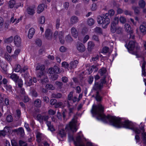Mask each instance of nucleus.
Segmentation results:
<instances>
[{"mask_svg":"<svg viewBox=\"0 0 146 146\" xmlns=\"http://www.w3.org/2000/svg\"><path fill=\"white\" fill-rule=\"evenodd\" d=\"M104 108L101 104L97 105H93L91 110V113L97 116L96 118L101 120L104 123H108L110 125L117 128L123 127L133 130L136 134H138L141 133L143 141L144 144H146V134L144 129L142 128L141 130L136 127V125L131 122L128 120L123 121L119 117L114 116L105 115L103 113Z\"/></svg>","mask_w":146,"mask_h":146,"instance_id":"1","label":"nucleus"},{"mask_svg":"<svg viewBox=\"0 0 146 146\" xmlns=\"http://www.w3.org/2000/svg\"><path fill=\"white\" fill-rule=\"evenodd\" d=\"M127 48L130 53L135 55L136 57L142 56V53L140 50V47L137 46V43L134 41H130L127 46Z\"/></svg>","mask_w":146,"mask_h":146,"instance_id":"2","label":"nucleus"},{"mask_svg":"<svg viewBox=\"0 0 146 146\" xmlns=\"http://www.w3.org/2000/svg\"><path fill=\"white\" fill-rule=\"evenodd\" d=\"M108 16V13H106L98 17L97 21L98 23L101 25L104 28H106L110 22V19Z\"/></svg>","mask_w":146,"mask_h":146,"instance_id":"3","label":"nucleus"},{"mask_svg":"<svg viewBox=\"0 0 146 146\" xmlns=\"http://www.w3.org/2000/svg\"><path fill=\"white\" fill-rule=\"evenodd\" d=\"M77 123V118H74L69 123L66 125V129L68 130H70L73 132H76L77 130L76 127Z\"/></svg>","mask_w":146,"mask_h":146,"instance_id":"4","label":"nucleus"},{"mask_svg":"<svg viewBox=\"0 0 146 146\" xmlns=\"http://www.w3.org/2000/svg\"><path fill=\"white\" fill-rule=\"evenodd\" d=\"M72 140L74 141V143L75 146H94L93 144L91 142H88L86 143V145L81 141V136L78 135L76 139V141L74 140L73 137L72 138Z\"/></svg>","mask_w":146,"mask_h":146,"instance_id":"5","label":"nucleus"},{"mask_svg":"<svg viewBox=\"0 0 146 146\" xmlns=\"http://www.w3.org/2000/svg\"><path fill=\"white\" fill-rule=\"evenodd\" d=\"M64 33L62 31H55L54 34V38L55 39L58 38L60 42L62 44L64 42Z\"/></svg>","mask_w":146,"mask_h":146,"instance_id":"6","label":"nucleus"},{"mask_svg":"<svg viewBox=\"0 0 146 146\" xmlns=\"http://www.w3.org/2000/svg\"><path fill=\"white\" fill-rule=\"evenodd\" d=\"M13 39L15 45L17 47L20 46L21 44V40L20 37L18 35H16Z\"/></svg>","mask_w":146,"mask_h":146,"instance_id":"7","label":"nucleus"},{"mask_svg":"<svg viewBox=\"0 0 146 146\" xmlns=\"http://www.w3.org/2000/svg\"><path fill=\"white\" fill-rule=\"evenodd\" d=\"M52 31L49 29H46L45 32V36L47 40H50L52 38Z\"/></svg>","mask_w":146,"mask_h":146,"instance_id":"8","label":"nucleus"},{"mask_svg":"<svg viewBox=\"0 0 146 146\" xmlns=\"http://www.w3.org/2000/svg\"><path fill=\"white\" fill-rule=\"evenodd\" d=\"M119 19L117 17L115 18L114 19V21L112 22L111 25V30L112 33H114L115 32V30L114 29H115V26L118 23Z\"/></svg>","mask_w":146,"mask_h":146,"instance_id":"9","label":"nucleus"},{"mask_svg":"<svg viewBox=\"0 0 146 146\" xmlns=\"http://www.w3.org/2000/svg\"><path fill=\"white\" fill-rule=\"evenodd\" d=\"M77 49L80 52H84L86 49L85 46L82 43H78L76 45Z\"/></svg>","mask_w":146,"mask_h":146,"instance_id":"10","label":"nucleus"},{"mask_svg":"<svg viewBox=\"0 0 146 146\" xmlns=\"http://www.w3.org/2000/svg\"><path fill=\"white\" fill-rule=\"evenodd\" d=\"M20 49H16L14 52V54L11 56L10 58L8 60L10 61H11V58H11L14 59H16L17 57L18 54L20 53Z\"/></svg>","mask_w":146,"mask_h":146,"instance_id":"11","label":"nucleus"},{"mask_svg":"<svg viewBox=\"0 0 146 146\" xmlns=\"http://www.w3.org/2000/svg\"><path fill=\"white\" fill-rule=\"evenodd\" d=\"M71 31L72 36L75 38H76L78 36V33L76 29L74 27H72Z\"/></svg>","mask_w":146,"mask_h":146,"instance_id":"12","label":"nucleus"},{"mask_svg":"<svg viewBox=\"0 0 146 146\" xmlns=\"http://www.w3.org/2000/svg\"><path fill=\"white\" fill-rule=\"evenodd\" d=\"M143 24L140 25V30L141 33L145 34L146 33V22H143Z\"/></svg>","mask_w":146,"mask_h":146,"instance_id":"13","label":"nucleus"},{"mask_svg":"<svg viewBox=\"0 0 146 146\" xmlns=\"http://www.w3.org/2000/svg\"><path fill=\"white\" fill-rule=\"evenodd\" d=\"M35 33V29L33 28H31L29 31L28 36L29 38H32Z\"/></svg>","mask_w":146,"mask_h":146,"instance_id":"14","label":"nucleus"},{"mask_svg":"<svg viewBox=\"0 0 146 146\" xmlns=\"http://www.w3.org/2000/svg\"><path fill=\"white\" fill-rule=\"evenodd\" d=\"M79 21L78 17L75 16H72L70 19V23L71 24L74 25L76 23Z\"/></svg>","mask_w":146,"mask_h":146,"instance_id":"15","label":"nucleus"},{"mask_svg":"<svg viewBox=\"0 0 146 146\" xmlns=\"http://www.w3.org/2000/svg\"><path fill=\"white\" fill-rule=\"evenodd\" d=\"M10 78L14 81L15 83H17L18 80L19 78V76L15 74H11L10 76Z\"/></svg>","mask_w":146,"mask_h":146,"instance_id":"16","label":"nucleus"},{"mask_svg":"<svg viewBox=\"0 0 146 146\" xmlns=\"http://www.w3.org/2000/svg\"><path fill=\"white\" fill-rule=\"evenodd\" d=\"M78 63V61L77 60H75L70 62V70L76 68Z\"/></svg>","mask_w":146,"mask_h":146,"instance_id":"17","label":"nucleus"},{"mask_svg":"<svg viewBox=\"0 0 146 146\" xmlns=\"http://www.w3.org/2000/svg\"><path fill=\"white\" fill-rule=\"evenodd\" d=\"M106 72V69L105 68L103 67L99 70L98 72L101 76H103L104 77H106L105 74Z\"/></svg>","mask_w":146,"mask_h":146,"instance_id":"18","label":"nucleus"},{"mask_svg":"<svg viewBox=\"0 0 146 146\" xmlns=\"http://www.w3.org/2000/svg\"><path fill=\"white\" fill-rule=\"evenodd\" d=\"M44 4H40L39 5L37 8V13H40L42 12L44 10Z\"/></svg>","mask_w":146,"mask_h":146,"instance_id":"19","label":"nucleus"},{"mask_svg":"<svg viewBox=\"0 0 146 146\" xmlns=\"http://www.w3.org/2000/svg\"><path fill=\"white\" fill-rule=\"evenodd\" d=\"M102 87V84H100L98 83H95L93 89L94 90H100Z\"/></svg>","mask_w":146,"mask_h":146,"instance_id":"20","label":"nucleus"},{"mask_svg":"<svg viewBox=\"0 0 146 146\" xmlns=\"http://www.w3.org/2000/svg\"><path fill=\"white\" fill-rule=\"evenodd\" d=\"M27 12L28 14L33 15L35 13V11L34 8L29 7L27 9Z\"/></svg>","mask_w":146,"mask_h":146,"instance_id":"21","label":"nucleus"},{"mask_svg":"<svg viewBox=\"0 0 146 146\" xmlns=\"http://www.w3.org/2000/svg\"><path fill=\"white\" fill-rule=\"evenodd\" d=\"M44 76L40 80L41 83L42 84H46L48 81V78L47 77V76L46 75H44Z\"/></svg>","mask_w":146,"mask_h":146,"instance_id":"22","label":"nucleus"},{"mask_svg":"<svg viewBox=\"0 0 146 146\" xmlns=\"http://www.w3.org/2000/svg\"><path fill=\"white\" fill-rule=\"evenodd\" d=\"M68 114L70 116H71L72 114L73 113L74 111L75 110V108L73 107H70V105L68 104Z\"/></svg>","mask_w":146,"mask_h":146,"instance_id":"23","label":"nucleus"},{"mask_svg":"<svg viewBox=\"0 0 146 146\" xmlns=\"http://www.w3.org/2000/svg\"><path fill=\"white\" fill-rule=\"evenodd\" d=\"M9 7L10 8H12L13 7H15L16 2L14 0H11L9 2Z\"/></svg>","mask_w":146,"mask_h":146,"instance_id":"24","label":"nucleus"},{"mask_svg":"<svg viewBox=\"0 0 146 146\" xmlns=\"http://www.w3.org/2000/svg\"><path fill=\"white\" fill-rule=\"evenodd\" d=\"M62 66L65 68H66L68 70H70V64L65 62H64L62 63Z\"/></svg>","mask_w":146,"mask_h":146,"instance_id":"25","label":"nucleus"},{"mask_svg":"<svg viewBox=\"0 0 146 146\" xmlns=\"http://www.w3.org/2000/svg\"><path fill=\"white\" fill-rule=\"evenodd\" d=\"M13 37L12 36H11L9 38L4 39L3 41L4 43H9L13 41Z\"/></svg>","mask_w":146,"mask_h":146,"instance_id":"26","label":"nucleus"},{"mask_svg":"<svg viewBox=\"0 0 146 146\" xmlns=\"http://www.w3.org/2000/svg\"><path fill=\"white\" fill-rule=\"evenodd\" d=\"M34 105L37 107H40L41 106V101L40 100L37 99L34 102Z\"/></svg>","mask_w":146,"mask_h":146,"instance_id":"27","label":"nucleus"},{"mask_svg":"<svg viewBox=\"0 0 146 146\" xmlns=\"http://www.w3.org/2000/svg\"><path fill=\"white\" fill-rule=\"evenodd\" d=\"M45 69V66L44 65L42 64H38L36 68V70H40L42 71Z\"/></svg>","mask_w":146,"mask_h":146,"instance_id":"28","label":"nucleus"},{"mask_svg":"<svg viewBox=\"0 0 146 146\" xmlns=\"http://www.w3.org/2000/svg\"><path fill=\"white\" fill-rule=\"evenodd\" d=\"M45 21V19L44 17L42 16L40 17L38 19V22L41 24H43Z\"/></svg>","mask_w":146,"mask_h":146,"instance_id":"29","label":"nucleus"},{"mask_svg":"<svg viewBox=\"0 0 146 146\" xmlns=\"http://www.w3.org/2000/svg\"><path fill=\"white\" fill-rule=\"evenodd\" d=\"M145 61H144L142 63V66H141L142 69V74L145 76L146 75V73L145 72Z\"/></svg>","mask_w":146,"mask_h":146,"instance_id":"30","label":"nucleus"},{"mask_svg":"<svg viewBox=\"0 0 146 146\" xmlns=\"http://www.w3.org/2000/svg\"><path fill=\"white\" fill-rule=\"evenodd\" d=\"M138 4L139 7L141 8H144L145 5V3L143 0H140Z\"/></svg>","mask_w":146,"mask_h":146,"instance_id":"31","label":"nucleus"},{"mask_svg":"<svg viewBox=\"0 0 146 146\" xmlns=\"http://www.w3.org/2000/svg\"><path fill=\"white\" fill-rule=\"evenodd\" d=\"M125 29L127 32H130L131 29L130 25L126 23L125 25Z\"/></svg>","mask_w":146,"mask_h":146,"instance_id":"32","label":"nucleus"},{"mask_svg":"<svg viewBox=\"0 0 146 146\" xmlns=\"http://www.w3.org/2000/svg\"><path fill=\"white\" fill-rule=\"evenodd\" d=\"M94 31L95 33L99 34H102V30L101 28L99 27H96L94 28Z\"/></svg>","mask_w":146,"mask_h":146,"instance_id":"33","label":"nucleus"},{"mask_svg":"<svg viewBox=\"0 0 146 146\" xmlns=\"http://www.w3.org/2000/svg\"><path fill=\"white\" fill-rule=\"evenodd\" d=\"M58 135L61 137H64L66 135V133L65 131L63 129L60 130L58 133Z\"/></svg>","mask_w":146,"mask_h":146,"instance_id":"34","label":"nucleus"},{"mask_svg":"<svg viewBox=\"0 0 146 146\" xmlns=\"http://www.w3.org/2000/svg\"><path fill=\"white\" fill-rule=\"evenodd\" d=\"M4 87L5 88L6 90L9 92H12V87L9 84H7L4 86Z\"/></svg>","mask_w":146,"mask_h":146,"instance_id":"35","label":"nucleus"},{"mask_svg":"<svg viewBox=\"0 0 146 146\" xmlns=\"http://www.w3.org/2000/svg\"><path fill=\"white\" fill-rule=\"evenodd\" d=\"M94 23V21L93 19H89L87 20L88 24L90 26H91Z\"/></svg>","mask_w":146,"mask_h":146,"instance_id":"36","label":"nucleus"},{"mask_svg":"<svg viewBox=\"0 0 146 146\" xmlns=\"http://www.w3.org/2000/svg\"><path fill=\"white\" fill-rule=\"evenodd\" d=\"M52 96L53 98H61L62 95L61 94L58 93L57 94L53 93L52 94Z\"/></svg>","mask_w":146,"mask_h":146,"instance_id":"37","label":"nucleus"},{"mask_svg":"<svg viewBox=\"0 0 146 146\" xmlns=\"http://www.w3.org/2000/svg\"><path fill=\"white\" fill-rule=\"evenodd\" d=\"M54 70V73L59 74L61 72V70L60 68L57 66H54L53 67Z\"/></svg>","mask_w":146,"mask_h":146,"instance_id":"38","label":"nucleus"},{"mask_svg":"<svg viewBox=\"0 0 146 146\" xmlns=\"http://www.w3.org/2000/svg\"><path fill=\"white\" fill-rule=\"evenodd\" d=\"M92 38L93 40L96 41L98 43L100 42V40L98 35H94L92 36Z\"/></svg>","mask_w":146,"mask_h":146,"instance_id":"39","label":"nucleus"},{"mask_svg":"<svg viewBox=\"0 0 146 146\" xmlns=\"http://www.w3.org/2000/svg\"><path fill=\"white\" fill-rule=\"evenodd\" d=\"M21 137L24 136L25 134L24 130L22 127H20L19 128V130L18 133Z\"/></svg>","mask_w":146,"mask_h":146,"instance_id":"40","label":"nucleus"},{"mask_svg":"<svg viewBox=\"0 0 146 146\" xmlns=\"http://www.w3.org/2000/svg\"><path fill=\"white\" fill-rule=\"evenodd\" d=\"M95 98L96 100L98 102H100L102 100V98L99 95L98 91L96 92V94Z\"/></svg>","mask_w":146,"mask_h":146,"instance_id":"41","label":"nucleus"},{"mask_svg":"<svg viewBox=\"0 0 146 146\" xmlns=\"http://www.w3.org/2000/svg\"><path fill=\"white\" fill-rule=\"evenodd\" d=\"M46 88L48 90H54L55 87L52 85L50 84H48L46 85Z\"/></svg>","mask_w":146,"mask_h":146,"instance_id":"42","label":"nucleus"},{"mask_svg":"<svg viewBox=\"0 0 146 146\" xmlns=\"http://www.w3.org/2000/svg\"><path fill=\"white\" fill-rule=\"evenodd\" d=\"M43 115L39 114L37 115V119L40 122L42 123L43 122Z\"/></svg>","mask_w":146,"mask_h":146,"instance_id":"43","label":"nucleus"},{"mask_svg":"<svg viewBox=\"0 0 146 146\" xmlns=\"http://www.w3.org/2000/svg\"><path fill=\"white\" fill-rule=\"evenodd\" d=\"M132 8L134 10L135 13L137 14L139 13L140 9L138 7H133Z\"/></svg>","mask_w":146,"mask_h":146,"instance_id":"44","label":"nucleus"},{"mask_svg":"<svg viewBox=\"0 0 146 146\" xmlns=\"http://www.w3.org/2000/svg\"><path fill=\"white\" fill-rule=\"evenodd\" d=\"M122 32V28L120 27H118L115 28V32L116 33L120 34Z\"/></svg>","mask_w":146,"mask_h":146,"instance_id":"45","label":"nucleus"},{"mask_svg":"<svg viewBox=\"0 0 146 146\" xmlns=\"http://www.w3.org/2000/svg\"><path fill=\"white\" fill-rule=\"evenodd\" d=\"M6 119L8 122H10L13 121L12 117L11 115H9L7 116Z\"/></svg>","mask_w":146,"mask_h":146,"instance_id":"46","label":"nucleus"},{"mask_svg":"<svg viewBox=\"0 0 146 146\" xmlns=\"http://www.w3.org/2000/svg\"><path fill=\"white\" fill-rule=\"evenodd\" d=\"M55 84L59 89H61L62 88V86L63 85V84L62 82L59 81H56L55 82Z\"/></svg>","mask_w":146,"mask_h":146,"instance_id":"47","label":"nucleus"},{"mask_svg":"<svg viewBox=\"0 0 146 146\" xmlns=\"http://www.w3.org/2000/svg\"><path fill=\"white\" fill-rule=\"evenodd\" d=\"M94 46V43L92 41H89L88 43V48H91Z\"/></svg>","mask_w":146,"mask_h":146,"instance_id":"48","label":"nucleus"},{"mask_svg":"<svg viewBox=\"0 0 146 146\" xmlns=\"http://www.w3.org/2000/svg\"><path fill=\"white\" fill-rule=\"evenodd\" d=\"M98 68L95 65H92L90 68V71H94V72H96L98 70Z\"/></svg>","mask_w":146,"mask_h":146,"instance_id":"49","label":"nucleus"},{"mask_svg":"<svg viewBox=\"0 0 146 146\" xmlns=\"http://www.w3.org/2000/svg\"><path fill=\"white\" fill-rule=\"evenodd\" d=\"M19 143L20 146H27V143L22 140H19Z\"/></svg>","mask_w":146,"mask_h":146,"instance_id":"50","label":"nucleus"},{"mask_svg":"<svg viewBox=\"0 0 146 146\" xmlns=\"http://www.w3.org/2000/svg\"><path fill=\"white\" fill-rule=\"evenodd\" d=\"M48 113L49 115H54L56 113V110H54L52 109H50L48 111Z\"/></svg>","mask_w":146,"mask_h":146,"instance_id":"51","label":"nucleus"},{"mask_svg":"<svg viewBox=\"0 0 146 146\" xmlns=\"http://www.w3.org/2000/svg\"><path fill=\"white\" fill-rule=\"evenodd\" d=\"M119 20L120 22L122 23H124L126 21V18L123 16L120 17Z\"/></svg>","mask_w":146,"mask_h":146,"instance_id":"52","label":"nucleus"},{"mask_svg":"<svg viewBox=\"0 0 146 146\" xmlns=\"http://www.w3.org/2000/svg\"><path fill=\"white\" fill-rule=\"evenodd\" d=\"M43 71H42L41 72H38L37 74V76L38 77L40 78H42L43 76H44V75H45Z\"/></svg>","mask_w":146,"mask_h":146,"instance_id":"53","label":"nucleus"},{"mask_svg":"<svg viewBox=\"0 0 146 146\" xmlns=\"http://www.w3.org/2000/svg\"><path fill=\"white\" fill-rule=\"evenodd\" d=\"M62 105L63 103L62 102H56L55 104L54 107L55 108H58L62 106Z\"/></svg>","mask_w":146,"mask_h":146,"instance_id":"54","label":"nucleus"},{"mask_svg":"<svg viewBox=\"0 0 146 146\" xmlns=\"http://www.w3.org/2000/svg\"><path fill=\"white\" fill-rule=\"evenodd\" d=\"M18 85L19 88H21L23 85V81L21 79H19L17 81Z\"/></svg>","mask_w":146,"mask_h":146,"instance_id":"55","label":"nucleus"},{"mask_svg":"<svg viewBox=\"0 0 146 146\" xmlns=\"http://www.w3.org/2000/svg\"><path fill=\"white\" fill-rule=\"evenodd\" d=\"M20 70V66L19 65H17L14 70V71L16 72H18Z\"/></svg>","mask_w":146,"mask_h":146,"instance_id":"56","label":"nucleus"},{"mask_svg":"<svg viewBox=\"0 0 146 146\" xmlns=\"http://www.w3.org/2000/svg\"><path fill=\"white\" fill-rule=\"evenodd\" d=\"M60 20L59 19H57L56 20V28L57 29H58L60 25Z\"/></svg>","mask_w":146,"mask_h":146,"instance_id":"57","label":"nucleus"},{"mask_svg":"<svg viewBox=\"0 0 146 146\" xmlns=\"http://www.w3.org/2000/svg\"><path fill=\"white\" fill-rule=\"evenodd\" d=\"M102 53H107L109 51V48L107 47H105L103 48L102 49Z\"/></svg>","mask_w":146,"mask_h":146,"instance_id":"58","label":"nucleus"},{"mask_svg":"<svg viewBox=\"0 0 146 146\" xmlns=\"http://www.w3.org/2000/svg\"><path fill=\"white\" fill-rule=\"evenodd\" d=\"M88 31V29L87 28H84L83 29L82 31V34L84 35L86 34Z\"/></svg>","mask_w":146,"mask_h":146,"instance_id":"59","label":"nucleus"},{"mask_svg":"<svg viewBox=\"0 0 146 146\" xmlns=\"http://www.w3.org/2000/svg\"><path fill=\"white\" fill-rule=\"evenodd\" d=\"M66 40L68 42H71L72 40V38L70 35H68L66 37Z\"/></svg>","mask_w":146,"mask_h":146,"instance_id":"60","label":"nucleus"},{"mask_svg":"<svg viewBox=\"0 0 146 146\" xmlns=\"http://www.w3.org/2000/svg\"><path fill=\"white\" fill-rule=\"evenodd\" d=\"M56 102L57 100H56L55 99H52L50 100V103L52 105H55Z\"/></svg>","mask_w":146,"mask_h":146,"instance_id":"61","label":"nucleus"},{"mask_svg":"<svg viewBox=\"0 0 146 146\" xmlns=\"http://www.w3.org/2000/svg\"><path fill=\"white\" fill-rule=\"evenodd\" d=\"M94 77L92 76H90L88 78V81L90 84H91L92 83L93 81Z\"/></svg>","mask_w":146,"mask_h":146,"instance_id":"62","label":"nucleus"},{"mask_svg":"<svg viewBox=\"0 0 146 146\" xmlns=\"http://www.w3.org/2000/svg\"><path fill=\"white\" fill-rule=\"evenodd\" d=\"M97 6L96 4H92V7L91 9L92 11H95L97 9Z\"/></svg>","mask_w":146,"mask_h":146,"instance_id":"63","label":"nucleus"},{"mask_svg":"<svg viewBox=\"0 0 146 146\" xmlns=\"http://www.w3.org/2000/svg\"><path fill=\"white\" fill-rule=\"evenodd\" d=\"M36 43L38 46H40L42 44L41 40L39 39H37L36 40Z\"/></svg>","mask_w":146,"mask_h":146,"instance_id":"64","label":"nucleus"}]
</instances>
